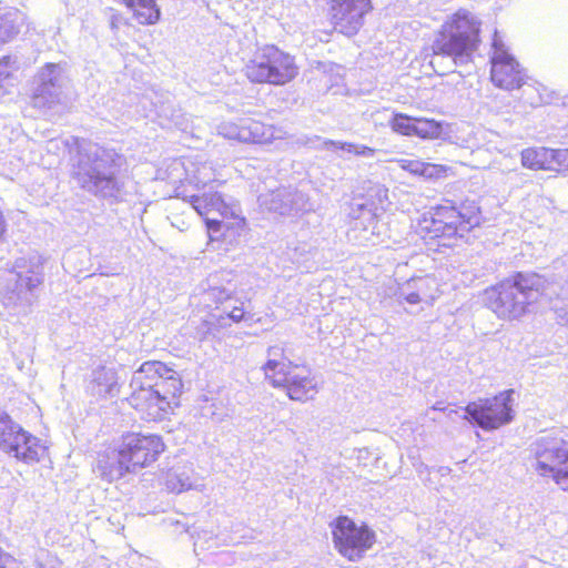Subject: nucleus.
Masks as SVG:
<instances>
[{"instance_id":"nucleus-1","label":"nucleus","mask_w":568,"mask_h":568,"mask_svg":"<svg viewBox=\"0 0 568 568\" xmlns=\"http://www.w3.org/2000/svg\"><path fill=\"white\" fill-rule=\"evenodd\" d=\"M123 155L93 143L79 148L73 178L87 192L110 201H122L124 182L120 176Z\"/></svg>"},{"instance_id":"nucleus-2","label":"nucleus","mask_w":568,"mask_h":568,"mask_svg":"<svg viewBox=\"0 0 568 568\" xmlns=\"http://www.w3.org/2000/svg\"><path fill=\"white\" fill-rule=\"evenodd\" d=\"M479 32L480 21L474 14L456 12L433 41L429 64L434 71L446 74L471 62L480 42Z\"/></svg>"},{"instance_id":"nucleus-3","label":"nucleus","mask_w":568,"mask_h":568,"mask_svg":"<svg viewBox=\"0 0 568 568\" xmlns=\"http://www.w3.org/2000/svg\"><path fill=\"white\" fill-rule=\"evenodd\" d=\"M545 290L537 273L518 272L484 291L483 302L501 320H517L530 312Z\"/></svg>"},{"instance_id":"nucleus-4","label":"nucleus","mask_w":568,"mask_h":568,"mask_svg":"<svg viewBox=\"0 0 568 568\" xmlns=\"http://www.w3.org/2000/svg\"><path fill=\"white\" fill-rule=\"evenodd\" d=\"M43 282V263L32 253L18 257L9 272L1 304L8 315L26 314L34 300V291Z\"/></svg>"},{"instance_id":"nucleus-5","label":"nucleus","mask_w":568,"mask_h":568,"mask_svg":"<svg viewBox=\"0 0 568 568\" xmlns=\"http://www.w3.org/2000/svg\"><path fill=\"white\" fill-rule=\"evenodd\" d=\"M531 467L541 477H549L568 491V440L562 432L541 433L529 447Z\"/></svg>"},{"instance_id":"nucleus-6","label":"nucleus","mask_w":568,"mask_h":568,"mask_svg":"<svg viewBox=\"0 0 568 568\" xmlns=\"http://www.w3.org/2000/svg\"><path fill=\"white\" fill-rule=\"evenodd\" d=\"M479 223V209L476 205H467L457 210L453 205L440 204L424 214L420 229L430 239H452L454 236L463 237Z\"/></svg>"},{"instance_id":"nucleus-7","label":"nucleus","mask_w":568,"mask_h":568,"mask_svg":"<svg viewBox=\"0 0 568 568\" xmlns=\"http://www.w3.org/2000/svg\"><path fill=\"white\" fill-rule=\"evenodd\" d=\"M251 82L284 85L297 75L294 58L275 45L258 48L245 65Z\"/></svg>"},{"instance_id":"nucleus-8","label":"nucleus","mask_w":568,"mask_h":568,"mask_svg":"<svg viewBox=\"0 0 568 568\" xmlns=\"http://www.w3.org/2000/svg\"><path fill=\"white\" fill-rule=\"evenodd\" d=\"M165 371L159 361L144 362L134 373L130 383L129 404L150 419L162 418L170 408V400L152 385L154 374Z\"/></svg>"},{"instance_id":"nucleus-9","label":"nucleus","mask_w":568,"mask_h":568,"mask_svg":"<svg viewBox=\"0 0 568 568\" xmlns=\"http://www.w3.org/2000/svg\"><path fill=\"white\" fill-rule=\"evenodd\" d=\"M513 395L514 390L508 389L494 397L468 403L464 418L484 430L498 429L514 418Z\"/></svg>"},{"instance_id":"nucleus-10","label":"nucleus","mask_w":568,"mask_h":568,"mask_svg":"<svg viewBox=\"0 0 568 568\" xmlns=\"http://www.w3.org/2000/svg\"><path fill=\"white\" fill-rule=\"evenodd\" d=\"M0 449L27 464L39 462L45 447L0 409Z\"/></svg>"},{"instance_id":"nucleus-11","label":"nucleus","mask_w":568,"mask_h":568,"mask_svg":"<svg viewBox=\"0 0 568 568\" xmlns=\"http://www.w3.org/2000/svg\"><path fill=\"white\" fill-rule=\"evenodd\" d=\"M70 84L67 63H47L38 73V85L32 95V105L40 110L60 104Z\"/></svg>"},{"instance_id":"nucleus-12","label":"nucleus","mask_w":568,"mask_h":568,"mask_svg":"<svg viewBox=\"0 0 568 568\" xmlns=\"http://www.w3.org/2000/svg\"><path fill=\"white\" fill-rule=\"evenodd\" d=\"M333 540L344 557L359 559L375 541V534L367 526H357L346 516H339L332 528Z\"/></svg>"},{"instance_id":"nucleus-13","label":"nucleus","mask_w":568,"mask_h":568,"mask_svg":"<svg viewBox=\"0 0 568 568\" xmlns=\"http://www.w3.org/2000/svg\"><path fill=\"white\" fill-rule=\"evenodd\" d=\"M491 47L490 78L493 83L508 91L519 89L525 84L526 75L516 59L508 52L497 31L494 33Z\"/></svg>"},{"instance_id":"nucleus-14","label":"nucleus","mask_w":568,"mask_h":568,"mask_svg":"<svg viewBox=\"0 0 568 568\" xmlns=\"http://www.w3.org/2000/svg\"><path fill=\"white\" fill-rule=\"evenodd\" d=\"M120 446L132 473L154 463L164 450L162 438L154 434H126L122 437Z\"/></svg>"},{"instance_id":"nucleus-15","label":"nucleus","mask_w":568,"mask_h":568,"mask_svg":"<svg viewBox=\"0 0 568 568\" xmlns=\"http://www.w3.org/2000/svg\"><path fill=\"white\" fill-rule=\"evenodd\" d=\"M187 202L196 213L204 217L207 234L211 241H217L222 232L229 229V225L217 217H210V214L216 213L219 216L226 217L233 215L232 207L223 200L219 192H203L187 196Z\"/></svg>"},{"instance_id":"nucleus-16","label":"nucleus","mask_w":568,"mask_h":568,"mask_svg":"<svg viewBox=\"0 0 568 568\" xmlns=\"http://www.w3.org/2000/svg\"><path fill=\"white\" fill-rule=\"evenodd\" d=\"M271 385L276 388H285L292 400L307 402L318 393V382L312 369L307 366L293 364L292 368L284 373L272 375Z\"/></svg>"},{"instance_id":"nucleus-17","label":"nucleus","mask_w":568,"mask_h":568,"mask_svg":"<svg viewBox=\"0 0 568 568\" xmlns=\"http://www.w3.org/2000/svg\"><path fill=\"white\" fill-rule=\"evenodd\" d=\"M373 204L366 202L352 204L349 216L353 222L347 232L349 241L363 246L377 245L383 242L381 231L383 225H379Z\"/></svg>"},{"instance_id":"nucleus-18","label":"nucleus","mask_w":568,"mask_h":568,"mask_svg":"<svg viewBox=\"0 0 568 568\" xmlns=\"http://www.w3.org/2000/svg\"><path fill=\"white\" fill-rule=\"evenodd\" d=\"M260 207L282 216H291L308 210L307 196L292 186H280L258 195Z\"/></svg>"},{"instance_id":"nucleus-19","label":"nucleus","mask_w":568,"mask_h":568,"mask_svg":"<svg viewBox=\"0 0 568 568\" xmlns=\"http://www.w3.org/2000/svg\"><path fill=\"white\" fill-rule=\"evenodd\" d=\"M371 10V0H332L335 30L348 37L356 34L363 26L364 16Z\"/></svg>"},{"instance_id":"nucleus-20","label":"nucleus","mask_w":568,"mask_h":568,"mask_svg":"<svg viewBox=\"0 0 568 568\" xmlns=\"http://www.w3.org/2000/svg\"><path fill=\"white\" fill-rule=\"evenodd\" d=\"M439 296V284L435 276L425 275L407 280L398 287V302L410 305L418 303L432 304Z\"/></svg>"},{"instance_id":"nucleus-21","label":"nucleus","mask_w":568,"mask_h":568,"mask_svg":"<svg viewBox=\"0 0 568 568\" xmlns=\"http://www.w3.org/2000/svg\"><path fill=\"white\" fill-rule=\"evenodd\" d=\"M219 133L229 140L243 143H264L270 140L271 132L263 123L246 119L241 123H222Z\"/></svg>"},{"instance_id":"nucleus-22","label":"nucleus","mask_w":568,"mask_h":568,"mask_svg":"<svg viewBox=\"0 0 568 568\" xmlns=\"http://www.w3.org/2000/svg\"><path fill=\"white\" fill-rule=\"evenodd\" d=\"M126 460L119 445L116 449H109L99 454L94 471L109 483L118 480L125 474L132 473Z\"/></svg>"},{"instance_id":"nucleus-23","label":"nucleus","mask_w":568,"mask_h":568,"mask_svg":"<svg viewBox=\"0 0 568 568\" xmlns=\"http://www.w3.org/2000/svg\"><path fill=\"white\" fill-rule=\"evenodd\" d=\"M87 390L97 398L116 396L119 394L120 386L115 371L106 367H98L94 369Z\"/></svg>"},{"instance_id":"nucleus-24","label":"nucleus","mask_w":568,"mask_h":568,"mask_svg":"<svg viewBox=\"0 0 568 568\" xmlns=\"http://www.w3.org/2000/svg\"><path fill=\"white\" fill-rule=\"evenodd\" d=\"M159 364L165 369H159V374L152 376V385L156 386L161 395H165V399L175 398L181 394L182 382L175 371L168 367L164 363Z\"/></svg>"},{"instance_id":"nucleus-25","label":"nucleus","mask_w":568,"mask_h":568,"mask_svg":"<svg viewBox=\"0 0 568 568\" xmlns=\"http://www.w3.org/2000/svg\"><path fill=\"white\" fill-rule=\"evenodd\" d=\"M267 361L262 366L265 378L272 383V375L277 373H284L286 369L292 368L293 361L286 355L283 345L270 346L266 351Z\"/></svg>"},{"instance_id":"nucleus-26","label":"nucleus","mask_w":568,"mask_h":568,"mask_svg":"<svg viewBox=\"0 0 568 568\" xmlns=\"http://www.w3.org/2000/svg\"><path fill=\"white\" fill-rule=\"evenodd\" d=\"M521 164L530 170H552L554 158L550 148H528L521 151Z\"/></svg>"},{"instance_id":"nucleus-27","label":"nucleus","mask_w":568,"mask_h":568,"mask_svg":"<svg viewBox=\"0 0 568 568\" xmlns=\"http://www.w3.org/2000/svg\"><path fill=\"white\" fill-rule=\"evenodd\" d=\"M121 2L133 11L142 24H154L160 19L161 12L155 0H121Z\"/></svg>"},{"instance_id":"nucleus-28","label":"nucleus","mask_w":568,"mask_h":568,"mask_svg":"<svg viewBox=\"0 0 568 568\" xmlns=\"http://www.w3.org/2000/svg\"><path fill=\"white\" fill-rule=\"evenodd\" d=\"M322 148L326 151H334V152L337 150H342L347 153H352V154H355L358 156H364V158H372L375 155V152H376L374 149L363 145V144H355V143H349V142L333 141V140H324L322 142Z\"/></svg>"},{"instance_id":"nucleus-29","label":"nucleus","mask_w":568,"mask_h":568,"mask_svg":"<svg viewBox=\"0 0 568 568\" xmlns=\"http://www.w3.org/2000/svg\"><path fill=\"white\" fill-rule=\"evenodd\" d=\"M413 131L414 135L422 139H437L443 132V126L440 122L433 119L415 118Z\"/></svg>"},{"instance_id":"nucleus-30","label":"nucleus","mask_w":568,"mask_h":568,"mask_svg":"<svg viewBox=\"0 0 568 568\" xmlns=\"http://www.w3.org/2000/svg\"><path fill=\"white\" fill-rule=\"evenodd\" d=\"M21 17L14 13H7L0 18V39L9 41L20 32Z\"/></svg>"},{"instance_id":"nucleus-31","label":"nucleus","mask_w":568,"mask_h":568,"mask_svg":"<svg viewBox=\"0 0 568 568\" xmlns=\"http://www.w3.org/2000/svg\"><path fill=\"white\" fill-rule=\"evenodd\" d=\"M166 487L174 493H182L184 490L192 489L193 483L186 471L170 473L166 477Z\"/></svg>"},{"instance_id":"nucleus-32","label":"nucleus","mask_w":568,"mask_h":568,"mask_svg":"<svg viewBox=\"0 0 568 568\" xmlns=\"http://www.w3.org/2000/svg\"><path fill=\"white\" fill-rule=\"evenodd\" d=\"M414 124L415 118L408 116L403 113L394 114L392 120L389 121V125L393 129V131L408 136L414 135Z\"/></svg>"},{"instance_id":"nucleus-33","label":"nucleus","mask_w":568,"mask_h":568,"mask_svg":"<svg viewBox=\"0 0 568 568\" xmlns=\"http://www.w3.org/2000/svg\"><path fill=\"white\" fill-rule=\"evenodd\" d=\"M450 170L452 169L446 165L423 162L419 176L426 180H440L446 178Z\"/></svg>"},{"instance_id":"nucleus-34","label":"nucleus","mask_w":568,"mask_h":568,"mask_svg":"<svg viewBox=\"0 0 568 568\" xmlns=\"http://www.w3.org/2000/svg\"><path fill=\"white\" fill-rule=\"evenodd\" d=\"M398 164L403 170H405L414 175H418V176L420 175V169L423 166L422 161L400 159V160H398Z\"/></svg>"},{"instance_id":"nucleus-35","label":"nucleus","mask_w":568,"mask_h":568,"mask_svg":"<svg viewBox=\"0 0 568 568\" xmlns=\"http://www.w3.org/2000/svg\"><path fill=\"white\" fill-rule=\"evenodd\" d=\"M207 296L216 304H224L230 300L231 293L225 288L213 287L207 292Z\"/></svg>"},{"instance_id":"nucleus-36","label":"nucleus","mask_w":568,"mask_h":568,"mask_svg":"<svg viewBox=\"0 0 568 568\" xmlns=\"http://www.w3.org/2000/svg\"><path fill=\"white\" fill-rule=\"evenodd\" d=\"M554 166L568 170V149H552Z\"/></svg>"},{"instance_id":"nucleus-37","label":"nucleus","mask_w":568,"mask_h":568,"mask_svg":"<svg viewBox=\"0 0 568 568\" xmlns=\"http://www.w3.org/2000/svg\"><path fill=\"white\" fill-rule=\"evenodd\" d=\"M207 168L204 165L202 169H199L197 172L193 175V181L195 182V185L199 186L202 184L203 186L206 185L209 181H211V176L205 173Z\"/></svg>"},{"instance_id":"nucleus-38","label":"nucleus","mask_w":568,"mask_h":568,"mask_svg":"<svg viewBox=\"0 0 568 568\" xmlns=\"http://www.w3.org/2000/svg\"><path fill=\"white\" fill-rule=\"evenodd\" d=\"M244 310L237 306H234L230 312H227V316L234 322H240L244 318Z\"/></svg>"},{"instance_id":"nucleus-39","label":"nucleus","mask_w":568,"mask_h":568,"mask_svg":"<svg viewBox=\"0 0 568 568\" xmlns=\"http://www.w3.org/2000/svg\"><path fill=\"white\" fill-rule=\"evenodd\" d=\"M557 317L560 320L562 325L568 326V308L567 307H556Z\"/></svg>"},{"instance_id":"nucleus-40","label":"nucleus","mask_w":568,"mask_h":568,"mask_svg":"<svg viewBox=\"0 0 568 568\" xmlns=\"http://www.w3.org/2000/svg\"><path fill=\"white\" fill-rule=\"evenodd\" d=\"M9 77L6 65L0 63V90L3 87V81Z\"/></svg>"},{"instance_id":"nucleus-41","label":"nucleus","mask_w":568,"mask_h":568,"mask_svg":"<svg viewBox=\"0 0 568 568\" xmlns=\"http://www.w3.org/2000/svg\"><path fill=\"white\" fill-rule=\"evenodd\" d=\"M180 118H182L181 114H174L172 113L171 115V121L176 125V126H181L182 125V121L180 120Z\"/></svg>"},{"instance_id":"nucleus-42","label":"nucleus","mask_w":568,"mask_h":568,"mask_svg":"<svg viewBox=\"0 0 568 568\" xmlns=\"http://www.w3.org/2000/svg\"><path fill=\"white\" fill-rule=\"evenodd\" d=\"M4 232H6V224H4L3 215L0 212V239L2 237Z\"/></svg>"},{"instance_id":"nucleus-43","label":"nucleus","mask_w":568,"mask_h":568,"mask_svg":"<svg viewBox=\"0 0 568 568\" xmlns=\"http://www.w3.org/2000/svg\"><path fill=\"white\" fill-rule=\"evenodd\" d=\"M433 409L435 410H444L443 407H440L439 403H437L436 405L433 406Z\"/></svg>"},{"instance_id":"nucleus-44","label":"nucleus","mask_w":568,"mask_h":568,"mask_svg":"<svg viewBox=\"0 0 568 568\" xmlns=\"http://www.w3.org/2000/svg\"><path fill=\"white\" fill-rule=\"evenodd\" d=\"M159 113H160V115H162V114L166 115V108L162 106L161 111Z\"/></svg>"},{"instance_id":"nucleus-45","label":"nucleus","mask_w":568,"mask_h":568,"mask_svg":"<svg viewBox=\"0 0 568 568\" xmlns=\"http://www.w3.org/2000/svg\"><path fill=\"white\" fill-rule=\"evenodd\" d=\"M0 568H4L3 566H0Z\"/></svg>"}]
</instances>
